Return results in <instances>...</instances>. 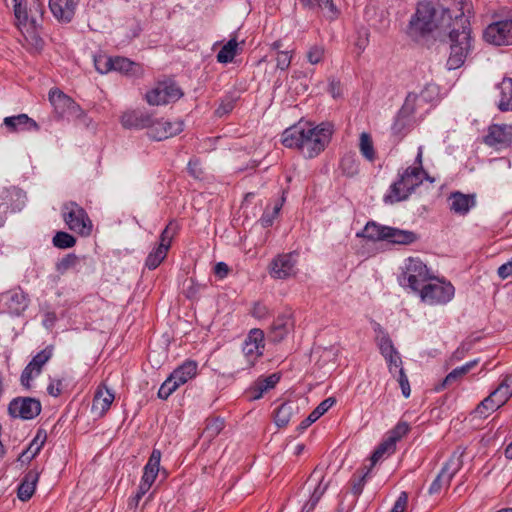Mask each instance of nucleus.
<instances>
[{
	"instance_id": "f257e3e1",
	"label": "nucleus",
	"mask_w": 512,
	"mask_h": 512,
	"mask_svg": "<svg viewBox=\"0 0 512 512\" xmlns=\"http://www.w3.org/2000/svg\"><path fill=\"white\" fill-rule=\"evenodd\" d=\"M333 134L332 125L321 123L313 125L310 122L299 121L282 133V144L287 148H295L305 158L318 156L329 144Z\"/></svg>"
},
{
	"instance_id": "f03ea898",
	"label": "nucleus",
	"mask_w": 512,
	"mask_h": 512,
	"mask_svg": "<svg viewBox=\"0 0 512 512\" xmlns=\"http://www.w3.org/2000/svg\"><path fill=\"white\" fill-rule=\"evenodd\" d=\"M453 14L449 8L436 9L431 2H419L415 14L411 17L408 34L412 38L424 37L434 30L450 28Z\"/></svg>"
},
{
	"instance_id": "7ed1b4c3",
	"label": "nucleus",
	"mask_w": 512,
	"mask_h": 512,
	"mask_svg": "<svg viewBox=\"0 0 512 512\" xmlns=\"http://www.w3.org/2000/svg\"><path fill=\"white\" fill-rule=\"evenodd\" d=\"M424 180L434 182L423 168V147L419 146L413 166L398 173V179L391 184L389 193L384 198L385 202L395 203L406 200Z\"/></svg>"
},
{
	"instance_id": "20e7f679",
	"label": "nucleus",
	"mask_w": 512,
	"mask_h": 512,
	"mask_svg": "<svg viewBox=\"0 0 512 512\" xmlns=\"http://www.w3.org/2000/svg\"><path fill=\"white\" fill-rule=\"evenodd\" d=\"M13 12L21 31L36 33L42 27L45 6L40 0H13Z\"/></svg>"
},
{
	"instance_id": "39448f33",
	"label": "nucleus",
	"mask_w": 512,
	"mask_h": 512,
	"mask_svg": "<svg viewBox=\"0 0 512 512\" xmlns=\"http://www.w3.org/2000/svg\"><path fill=\"white\" fill-rule=\"evenodd\" d=\"M451 41L450 55L447 59V67L449 70L460 68L471 48V35L467 26H462L461 30L453 29L449 32Z\"/></svg>"
},
{
	"instance_id": "423d86ee",
	"label": "nucleus",
	"mask_w": 512,
	"mask_h": 512,
	"mask_svg": "<svg viewBox=\"0 0 512 512\" xmlns=\"http://www.w3.org/2000/svg\"><path fill=\"white\" fill-rule=\"evenodd\" d=\"M432 273L426 264L417 257H409L405 260L403 271L399 276V283L417 292L428 280Z\"/></svg>"
},
{
	"instance_id": "0eeeda50",
	"label": "nucleus",
	"mask_w": 512,
	"mask_h": 512,
	"mask_svg": "<svg viewBox=\"0 0 512 512\" xmlns=\"http://www.w3.org/2000/svg\"><path fill=\"white\" fill-rule=\"evenodd\" d=\"M62 216L67 227L82 237L90 236L93 224L87 212L79 204L69 201L62 206Z\"/></svg>"
},
{
	"instance_id": "6e6552de",
	"label": "nucleus",
	"mask_w": 512,
	"mask_h": 512,
	"mask_svg": "<svg viewBox=\"0 0 512 512\" xmlns=\"http://www.w3.org/2000/svg\"><path fill=\"white\" fill-rule=\"evenodd\" d=\"M421 300L429 305L446 304L453 296V285L433 275L418 291Z\"/></svg>"
},
{
	"instance_id": "1a4fd4ad",
	"label": "nucleus",
	"mask_w": 512,
	"mask_h": 512,
	"mask_svg": "<svg viewBox=\"0 0 512 512\" xmlns=\"http://www.w3.org/2000/svg\"><path fill=\"white\" fill-rule=\"evenodd\" d=\"M512 397V376L503 377L499 385L476 407L475 412L486 417L491 412L503 406Z\"/></svg>"
},
{
	"instance_id": "9d476101",
	"label": "nucleus",
	"mask_w": 512,
	"mask_h": 512,
	"mask_svg": "<svg viewBox=\"0 0 512 512\" xmlns=\"http://www.w3.org/2000/svg\"><path fill=\"white\" fill-rule=\"evenodd\" d=\"M183 96L182 89L172 80L159 82L148 91L145 99L149 105H166L179 100Z\"/></svg>"
},
{
	"instance_id": "9b49d317",
	"label": "nucleus",
	"mask_w": 512,
	"mask_h": 512,
	"mask_svg": "<svg viewBox=\"0 0 512 512\" xmlns=\"http://www.w3.org/2000/svg\"><path fill=\"white\" fill-rule=\"evenodd\" d=\"M463 451H454L448 461L442 467L440 473L434 479L432 484L429 487L430 494H437L442 489L449 487L450 482L454 475L460 470L462 467Z\"/></svg>"
},
{
	"instance_id": "f8f14e48",
	"label": "nucleus",
	"mask_w": 512,
	"mask_h": 512,
	"mask_svg": "<svg viewBox=\"0 0 512 512\" xmlns=\"http://www.w3.org/2000/svg\"><path fill=\"white\" fill-rule=\"evenodd\" d=\"M49 101L54 108L55 114L59 118L80 117L82 109L80 106L68 95L64 94L61 90L55 88L49 92Z\"/></svg>"
},
{
	"instance_id": "ddd939ff",
	"label": "nucleus",
	"mask_w": 512,
	"mask_h": 512,
	"mask_svg": "<svg viewBox=\"0 0 512 512\" xmlns=\"http://www.w3.org/2000/svg\"><path fill=\"white\" fill-rule=\"evenodd\" d=\"M42 410L41 402L32 397H17L8 405V413L13 418L31 420L36 418Z\"/></svg>"
},
{
	"instance_id": "4468645a",
	"label": "nucleus",
	"mask_w": 512,
	"mask_h": 512,
	"mask_svg": "<svg viewBox=\"0 0 512 512\" xmlns=\"http://www.w3.org/2000/svg\"><path fill=\"white\" fill-rule=\"evenodd\" d=\"M483 37L486 42L493 45H512V19L490 24L484 30Z\"/></svg>"
},
{
	"instance_id": "2eb2a0df",
	"label": "nucleus",
	"mask_w": 512,
	"mask_h": 512,
	"mask_svg": "<svg viewBox=\"0 0 512 512\" xmlns=\"http://www.w3.org/2000/svg\"><path fill=\"white\" fill-rule=\"evenodd\" d=\"M297 254L285 253L276 256L270 263L269 273L275 279H287L297 273Z\"/></svg>"
},
{
	"instance_id": "dca6fc26",
	"label": "nucleus",
	"mask_w": 512,
	"mask_h": 512,
	"mask_svg": "<svg viewBox=\"0 0 512 512\" xmlns=\"http://www.w3.org/2000/svg\"><path fill=\"white\" fill-rule=\"evenodd\" d=\"M184 129V123L181 120L168 121L164 119H154L147 131L148 136L156 141H162L167 138L180 134Z\"/></svg>"
},
{
	"instance_id": "f3484780",
	"label": "nucleus",
	"mask_w": 512,
	"mask_h": 512,
	"mask_svg": "<svg viewBox=\"0 0 512 512\" xmlns=\"http://www.w3.org/2000/svg\"><path fill=\"white\" fill-rule=\"evenodd\" d=\"M243 353L248 362V366L252 367L257 359L263 355L264 350V333L261 329H252L247 335L243 344Z\"/></svg>"
},
{
	"instance_id": "a211bd4d",
	"label": "nucleus",
	"mask_w": 512,
	"mask_h": 512,
	"mask_svg": "<svg viewBox=\"0 0 512 512\" xmlns=\"http://www.w3.org/2000/svg\"><path fill=\"white\" fill-rule=\"evenodd\" d=\"M52 357V349L47 347L40 352H38L32 360L28 363V365L22 371L20 381L23 387L29 389L31 387V381L34 377L38 376L42 367L50 360Z\"/></svg>"
},
{
	"instance_id": "6ab92c4d",
	"label": "nucleus",
	"mask_w": 512,
	"mask_h": 512,
	"mask_svg": "<svg viewBox=\"0 0 512 512\" xmlns=\"http://www.w3.org/2000/svg\"><path fill=\"white\" fill-rule=\"evenodd\" d=\"M484 142L496 149L508 147L512 144V126L507 124H493L489 127Z\"/></svg>"
},
{
	"instance_id": "aec40b11",
	"label": "nucleus",
	"mask_w": 512,
	"mask_h": 512,
	"mask_svg": "<svg viewBox=\"0 0 512 512\" xmlns=\"http://www.w3.org/2000/svg\"><path fill=\"white\" fill-rule=\"evenodd\" d=\"M0 302L7 307L9 313L20 315L28 307L29 299L21 288H15L0 294Z\"/></svg>"
},
{
	"instance_id": "412c9836",
	"label": "nucleus",
	"mask_w": 512,
	"mask_h": 512,
	"mask_svg": "<svg viewBox=\"0 0 512 512\" xmlns=\"http://www.w3.org/2000/svg\"><path fill=\"white\" fill-rule=\"evenodd\" d=\"M429 89L422 90L419 94L409 93L401 107L403 114H409L412 117L415 115H423L428 112L430 105L427 94Z\"/></svg>"
},
{
	"instance_id": "4be33fe9",
	"label": "nucleus",
	"mask_w": 512,
	"mask_h": 512,
	"mask_svg": "<svg viewBox=\"0 0 512 512\" xmlns=\"http://www.w3.org/2000/svg\"><path fill=\"white\" fill-rule=\"evenodd\" d=\"M77 7L76 0H53L49 2V8L53 16L62 23L72 21Z\"/></svg>"
},
{
	"instance_id": "5701e85b",
	"label": "nucleus",
	"mask_w": 512,
	"mask_h": 512,
	"mask_svg": "<svg viewBox=\"0 0 512 512\" xmlns=\"http://www.w3.org/2000/svg\"><path fill=\"white\" fill-rule=\"evenodd\" d=\"M448 201L449 208L453 213L466 215L476 205V195L457 191L450 194Z\"/></svg>"
},
{
	"instance_id": "b1692460",
	"label": "nucleus",
	"mask_w": 512,
	"mask_h": 512,
	"mask_svg": "<svg viewBox=\"0 0 512 512\" xmlns=\"http://www.w3.org/2000/svg\"><path fill=\"white\" fill-rule=\"evenodd\" d=\"M311 481H314L316 485L313 488L309 500L303 505L302 512H313L328 488V483H324V476L319 474L316 470H314L309 477L308 482Z\"/></svg>"
},
{
	"instance_id": "393cba45",
	"label": "nucleus",
	"mask_w": 512,
	"mask_h": 512,
	"mask_svg": "<svg viewBox=\"0 0 512 512\" xmlns=\"http://www.w3.org/2000/svg\"><path fill=\"white\" fill-rule=\"evenodd\" d=\"M311 481H314L316 485L313 488L309 500L303 505L302 512H313L328 488V483H324V476L319 474L316 470H314L309 477L308 482Z\"/></svg>"
},
{
	"instance_id": "a878e982",
	"label": "nucleus",
	"mask_w": 512,
	"mask_h": 512,
	"mask_svg": "<svg viewBox=\"0 0 512 512\" xmlns=\"http://www.w3.org/2000/svg\"><path fill=\"white\" fill-rule=\"evenodd\" d=\"M114 399L115 395L110 389L105 385L98 386L93 398L92 412L99 417L104 416L110 409Z\"/></svg>"
},
{
	"instance_id": "bb28decb",
	"label": "nucleus",
	"mask_w": 512,
	"mask_h": 512,
	"mask_svg": "<svg viewBox=\"0 0 512 512\" xmlns=\"http://www.w3.org/2000/svg\"><path fill=\"white\" fill-rule=\"evenodd\" d=\"M3 124L9 132L38 131L40 129L38 123L30 118L27 114H18L15 116L5 117Z\"/></svg>"
},
{
	"instance_id": "cd10ccee",
	"label": "nucleus",
	"mask_w": 512,
	"mask_h": 512,
	"mask_svg": "<svg viewBox=\"0 0 512 512\" xmlns=\"http://www.w3.org/2000/svg\"><path fill=\"white\" fill-rule=\"evenodd\" d=\"M160 460L161 452L157 449H154L150 455L147 464L144 467L143 476L140 482L142 490H150L152 484L155 482V479L159 473Z\"/></svg>"
},
{
	"instance_id": "c85d7f7f",
	"label": "nucleus",
	"mask_w": 512,
	"mask_h": 512,
	"mask_svg": "<svg viewBox=\"0 0 512 512\" xmlns=\"http://www.w3.org/2000/svg\"><path fill=\"white\" fill-rule=\"evenodd\" d=\"M151 123L152 115L138 110L125 112L121 116V124L129 129H149Z\"/></svg>"
},
{
	"instance_id": "c756f323",
	"label": "nucleus",
	"mask_w": 512,
	"mask_h": 512,
	"mask_svg": "<svg viewBox=\"0 0 512 512\" xmlns=\"http://www.w3.org/2000/svg\"><path fill=\"white\" fill-rule=\"evenodd\" d=\"M301 4L308 9H321L323 16L329 21L335 20L339 15V10L334 5L333 0H300Z\"/></svg>"
},
{
	"instance_id": "7c9ffc66",
	"label": "nucleus",
	"mask_w": 512,
	"mask_h": 512,
	"mask_svg": "<svg viewBox=\"0 0 512 512\" xmlns=\"http://www.w3.org/2000/svg\"><path fill=\"white\" fill-rule=\"evenodd\" d=\"M39 479V472L28 471L18 487V497L22 501H28L34 494Z\"/></svg>"
},
{
	"instance_id": "2f4dec72",
	"label": "nucleus",
	"mask_w": 512,
	"mask_h": 512,
	"mask_svg": "<svg viewBox=\"0 0 512 512\" xmlns=\"http://www.w3.org/2000/svg\"><path fill=\"white\" fill-rule=\"evenodd\" d=\"M479 363L478 359H474L465 363L464 365L453 369L447 376L444 378L442 383L436 388L437 390L444 389L458 381H460L466 374L470 372L474 367H476Z\"/></svg>"
},
{
	"instance_id": "473e14b6",
	"label": "nucleus",
	"mask_w": 512,
	"mask_h": 512,
	"mask_svg": "<svg viewBox=\"0 0 512 512\" xmlns=\"http://www.w3.org/2000/svg\"><path fill=\"white\" fill-rule=\"evenodd\" d=\"M112 70L135 77H139L143 74V68L139 63L121 56L113 57Z\"/></svg>"
},
{
	"instance_id": "72a5a7b5",
	"label": "nucleus",
	"mask_w": 512,
	"mask_h": 512,
	"mask_svg": "<svg viewBox=\"0 0 512 512\" xmlns=\"http://www.w3.org/2000/svg\"><path fill=\"white\" fill-rule=\"evenodd\" d=\"M279 380L280 377L276 373L257 379L250 388L253 399L261 398L265 392L274 388Z\"/></svg>"
},
{
	"instance_id": "f704fd0d",
	"label": "nucleus",
	"mask_w": 512,
	"mask_h": 512,
	"mask_svg": "<svg viewBox=\"0 0 512 512\" xmlns=\"http://www.w3.org/2000/svg\"><path fill=\"white\" fill-rule=\"evenodd\" d=\"M197 363L192 360L185 361L182 365L176 368L171 376L180 385L185 384L188 380L192 379L197 374Z\"/></svg>"
},
{
	"instance_id": "c9c22d12",
	"label": "nucleus",
	"mask_w": 512,
	"mask_h": 512,
	"mask_svg": "<svg viewBox=\"0 0 512 512\" xmlns=\"http://www.w3.org/2000/svg\"><path fill=\"white\" fill-rule=\"evenodd\" d=\"M386 231V240L395 244L408 245L417 240V235L408 230L388 227Z\"/></svg>"
},
{
	"instance_id": "e433bc0d",
	"label": "nucleus",
	"mask_w": 512,
	"mask_h": 512,
	"mask_svg": "<svg viewBox=\"0 0 512 512\" xmlns=\"http://www.w3.org/2000/svg\"><path fill=\"white\" fill-rule=\"evenodd\" d=\"M335 403L333 398L323 400L298 426L300 432L307 429L312 423L317 421L324 413H326Z\"/></svg>"
},
{
	"instance_id": "4c0bfd02",
	"label": "nucleus",
	"mask_w": 512,
	"mask_h": 512,
	"mask_svg": "<svg viewBox=\"0 0 512 512\" xmlns=\"http://www.w3.org/2000/svg\"><path fill=\"white\" fill-rule=\"evenodd\" d=\"M46 438V432L39 430L28 448L21 453L19 460L21 462L31 461L42 449Z\"/></svg>"
},
{
	"instance_id": "58836bf2",
	"label": "nucleus",
	"mask_w": 512,
	"mask_h": 512,
	"mask_svg": "<svg viewBox=\"0 0 512 512\" xmlns=\"http://www.w3.org/2000/svg\"><path fill=\"white\" fill-rule=\"evenodd\" d=\"M389 226H382L376 222H368L364 229L356 234L357 237L366 238L372 241L386 240V229Z\"/></svg>"
},
{
	"instance_id": "ea45409f",
	"label": "nucleus",
	"mask_w": 512,
	"mask_h": 512,
	"mask_svg": "<svg viewBox=\"0 0 512 512\" xmlns=\"http://www.w3.org/2000/svg\"><path fill=\"white\" fill-rule=\"evenodd\" d=\"M292 327L291 320L286 316L276 318L271 326L270 337L274 342H279L288 334Z\"/></svg>"
},
{
	"instance_id": "a19ab883",
	"label": "nucleus",
	"mask_w": 512,
	"mask_h": 512,
	"mask_svg": "<svg viewBox=\"0 0 512 512\" xmlns=\"http://www.w3.org/2000/svg\"><path fill=\"white\" fill-rule=\"evenodd\" d=\"M500 99L498 108L501 111L512 110V78H504L499 85Z\"/></svg>"
},
{
	"instance_id": "79ce46f5",
	"label": "nucleus",
	"mask_w": 512,
	"mask_h": 512,
	"mask_svg": "<svg viewBox=\"0 0 512 512\" xmlns=\"http://www.w3.org/2000/svg\"><path fill=\"white\" fill-rule=\"evenodd\" d=\"M224 420L219 417L208 418L205 422V428L202 431L201 438L210 443L224 429Z\"/></svg>"
},
{
	"instance_id": "37998d69",
	"label": "nucleus",
	"mask_w": 512,
	"mask_h": 512,
	"mask_svg": "<svg viewBox=\"0 0 512 512\" xmlns=\"http://www.w3.org/2000/svg\"><path fill=\"white\" fill-rule=\"evenodd\" d=\"M374 331L376 332V342L382 356L396 350L390 336L380 324H374Z\"/></svg>"
},
{
	"instance_id": "c03bdc74",
	"label": "nucleus",
	"mask_w": 512,
	"mask_h": 512,
	"mask_svg": "<svg viewBox=\"0 0 512 512\" xmlns=\"http://www.w3.org/2000/svg\"><path fill=\"white\" fill-rule=\"evenodd\" d=\"M295 410H297V407L295 406V404L293 402H286V403L281 404L275 412V416H274L275 424L278 427L287 426L288 423L290 422L292 416L294 415Z\"/></svg>"
},
{
	"instance_id": "a18cd8bd",
	"label": "nucleus",
	"mask_w": 512,
	"mask_h": 512,
	"mask_svg": "<svg viewBox=\"0 0 512 512\" xmlns=\"http://www.w3.org/2000/svg\"><path fill=\"white\" fill-rule=\"evenodd\" d=\"M396 450V446L392 444V441L384 439L374 450L370 457L371 469L381 460L392 455Z\"/></svg>"
},
{
	"instance_id": "49530a36",
	"label": "nucleus",
	"mask_w": 512,
	"mask_h": 512,
	"mask_svg": "<svg viewBox=\"0 0 512 512\" xmlns=\"http://www.w3.org/2000/svg\"><path fill=\"white\" fill-rule=\"evenodd\" d=\"M83 259L74 253L67 254L56 263V271L63 275L69 270H77L78 265Z\"/></svg>"
},
{
	"instance_id": "de8ad7c7",
	"label": "nucleus",
	"mask_w": 512,
	"mask_h": 512,
	"mask_svg": "<svg viewBox=\"0 0 512 512\" xmlns=\"http://www.w3.org/2000/svg\"><path fill=\"white\" fill-rule=\"evenodd\" d=\"M359 150L366 160L373 162L376 159V152L370 134L366 132L360 134Z\"/></svg>"
},
{
	"instance_id": "09e8293b",
	"label": "nucleus",
	"mask_w": 512,
	"mask_h": 512,
	"mask_svg": "<svg viewBox=\"0 0 512 512\" xmlns=\"http://www.w3.org/2000/svg\"><path fill=\"white\" fill-rule=\"evenodd\" d=\"M411 118V115L403 114L402 109H400L392 125L393 134L402 138L411 125Z\"/></svg>"
},
{
	"instance_id": "8fccbe9b",
	"label": "nucleus",
	"mask_w": 512,
	"mask_h": 512,
	"mask_svg": "<svg viewBox=\"0 0 512 512\" xmlns=\"http://www.w3.org/2000/svg\"><path fill=\"white\" fill-rule=\"evenodd\" d=\"M166 248L164 245H158L153 251H151L145 261V266L149 270L156 269L167 256Z\"/></svg>"
},
{
	"instance_id": "3c124183",
	"label": "nucleus",
	"mask_w": 512,
	"mask_h": 512,
	"mask_svg": "<svg viewBox=\"0 0 512 512\" xmlns=\"http://www.w3.org/2000/svg\"><path fill=\"white\" fill-rule=\"evenodd\" d=\"M238 43L236 39H230L218 52L217 61L219 63L232 62L237 54Z\"/></svg>"
},
{
	"instance_id": "603ef678",
	"label": "nucleus",
	"mask_w": 512,
	"mask_h": 512,
	"mask_svg": "<svg viewBox=\"0 0 512 512\" xmlns=\"http://www.w3.org/2000/svg\"><path fill=\"white\" fill-rule=\"evenodd\" d=\"M53 245L60 249L71 248L76 244V239L71 234L59 231L53 237Z\"/></svg>"
},
{
	"instance_id": "864d4df0",
	"label": "nucleus",
	"mask_w": 512,
	"mask_h": 512,
	"mask_svg": "<svg viewBox=\"0 0 512 512\" xmlns=\"http://www.w3.org/2000/svg\"><path fill=\"white\" fill-rule=\"evenodd\" d=\"M409 425L406 422H399L387 435V440L392 441V444L396 446V443L402 439L409 432Z\"/></svg>"
},
{
	"instance_id": "5fc2aeb1",
	"label": "nucleus",
	"mask_w": 512,
	"mask_h": 512,
	"mask_svg": "<svg viewBox=\"0 0 512 512\" xmlns=\"http://www.w3.org/2000/svg\"><path fill=\"white\" fill-rule=\"evenodd\" d=\"M179 386L181 385L170 375L160 386L158 397L166 400Z\"/></svg>"
},
{
	"instance_id": "6e6d98bb",
	"label": "nucleus",
	"mask_w": 512,
	"mask_h": 512,
	"mask_svg": "<svg viewBox=\"0 0 512 512\" xmlns=\"http://www.w3.org/2000/svg\"><path fill=\"white\" fill-rule=\"evenodd\" d=\"M94 66L95 69L101 73L105 74L112 70L113 67V57H107L105 55H99L94 57Z\"/></svg>"
},
{
	"instance_id": "4d7b16f0",
	"label": "nucleus",
	"mask_w": 512,
	"mask_h": 512,
	"mask_svg": "<svg viewBox=\"0 0 512 512\" xmlns=\"http://www.w3.org/2000/svg\"><path fill=\"white\" fill-rule=\"evenodd\" d=\"M388 364V368L391 374L395 375V373L400 370L402 367V359L397 350L392 353H388L383 356Z\"/></svg>"
},
{
	"instance_id": "13d9d810",
	"label": "nucleus",
	"mask_w": 512,
	"mask_h": 512,
	"mask_svg": "<svg viewBox=\"0 0 512 512\" xmlns=\"http://www.w3.org/2000/svg\"><path fill=\"white\" fill-rule=\"evenodd\" d=\"M293 51H278L276 53V67L280 70H287L291 64Z\"/></svg>"
},
{
	"instance_id": "bf43d9fd",
	"label": "nucleus",
	"mask_w": 512,
	"mask_h": 512,
	"mask_svg": "<svg viewBox=\"0 0 512 512\" xmlns=\"http://www.w3.org/2000/svg\"><path fill=\"white\" fill-rule=\"evenodd\" d=\"M456 5H459V10L461 11L460 15L455 14V23H453V26H456L458 22L461 23L462 26H466L467 19L465 18V13L470 12L471 4L469 0H456Z\"/></svg>"
},
{
	"instance_id": "052dcab7",
	"label": "nucleus",
	"mask_w": 512,
	"mask_h": 512,
	"mask_svg": "<svg viewBox=\"0 0 512 512\" xmlns=\"http://www.w3.org/2000/svg\"><path fill=\"white\" fill-rule=\"evenodd\" d=\"M324 58V47L320 45L312 46L307 52V60L310 64L320 63Z\"/></svg>"
},
{
	"instance_id": "680f3d73",
	"label": "nucleus",
	"mask_w": 512,
	"mask_h": 512,
	"mask_svg": "<svg viewBox=\"0 0 512 512\" xmlns=\"http://www.w3.org/2000/svg\"><path fill=\"white\" fill-rule=\"evenodd\" d=\"M174 235H175V227L173 226V223L170 222L160 235L159 245H164L166 248V252H168V250L171 246V241H172V238Z\"/></svg>"
},
{
	"instance_id": "e2e57ef3",
	"label": "nucleus",
	"mask_w": 512,
	"mask_h": 512,
	"mask_svg": "<svg viewBox=\"0 0 512 512\" xmlns=\"http://www.w3.org/2000/svg\"><path fill=\"white\" fill-rule=\"evenodd\" d=\"M397 374V381L401 387L402 394L405 398H408L411 393L410 384L407 375L403 368H400L395 375Z\"/></svg>"
},
{
	"instance_id": "0e129e2a",
	"label": "nucleus",
	"mask_w": 512,
	"mask_h": 512,
	"mask_svg": "<svg viewBox=\"0 0 512 512\" xmlns=\"http://www.w3.org/2000/svg\"><path fill=\"white\" fill-rule=\"evenodd\" d=\"M341 168L348 176H354L358 172V164L352 157H345L341 161Z\"/></svg>"
},
{
	"instance_id": "69168bd1",
	"label": "nucleus",
	"mask_w": 512,
	"mask_h": 512,
	"mask_svg": "<svg viewBox=\"0 0 512 512\" xmlns=\"http://www.w3.org/2000/svg\"><path fill=\"white\" fill-rule=\"evenodd\" d=\"M149 491V489L142 490V486L139 484L136 494L129 498L128 509L136 510L143 496Z\"/></svg>"
},
{
	"instance_id": "338daca9",
	"label": "nucleus",
	"mask_w": 512,
	"mask_h": 512,
	"mask_svg": "<svg viewBox=\"0 0 512 512\" xmlns=\"http://www.w3.org/2000/svg\"><path fill=\"white\" fill-rule=\"evenodd\" d=\"M9 193L4 190L0 193V227L4 223V215L6 214L9 207Z\"/></svg>"
},
{
	"instance_id": "774afa93",
	"label": "nucleus",
	"mask_w": 512,
	"mask_h": 512,
	"mask_svg": "<svg viewBox=\"0 0 512 512\" xmlns=\"http://www.w3.org/2000/svg\"><path fill=\"white\" fill-rule=\"evenodd\" d=\"M371 467H368L367 470L362 473L359 477V479L353 484L352 486V492L355 495H360L363 491L364 485L366 483V478L369 476L371 472Z\"/></svg>"
}]
</instances>
